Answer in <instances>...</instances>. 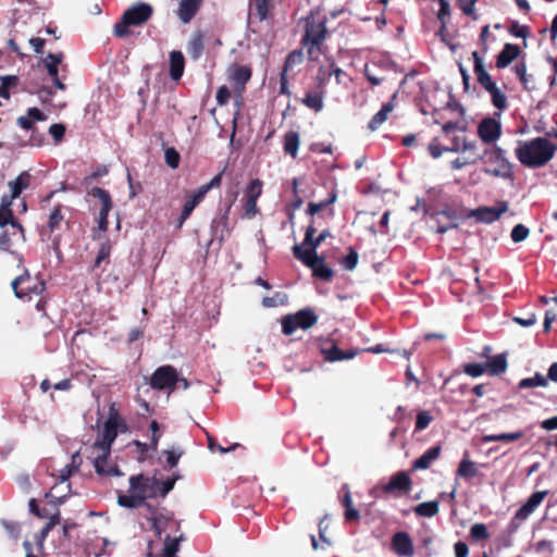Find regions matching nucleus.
Returning <instances> with one entry per match:
<instances>
[{
	"mask_svg": "<svg viewBox=\"0 0 557 557\" xmlns=\"http://www.w3.org/2000/svg\"><path fill=\"white\" fill-rule=\"evenodd\" d=\"M308 48V57L312 62H319V54L322 53L321 46L322 44H313L309 42V45H305Z\"/></svg>",
	"mask_w": 557,
	"mask_h": 557,
	"instance_id": "57",
	"label": "nucleus"
},
{
	"mask_svg": "<svg viewBox=\"0 0 557 557\" xmlns=\"http://www.w3.org/2000/svg\"><path fill=\"white\" fill-rule=\"evenodd\" d=\"M431 420H432V418L428 412H425V411L419 412L417 416L416 429L417 430L425 429L430 424Z\"/></svg>",
	"mask_w": 557,
	"mask_h": 557,
	"instance_id": "60",
	"label": "nucleus"
},
{
	"mask_svg": "<svg viewBox=\"0 0 557 557\" xmlns=\"http://www.w3.org/2000/svg\"><path fill=\"white\" fill-rule=\"evenodd\" d=\"M231 97V91L226 86H222L219 88L216 92V101L220 106H224L227 103L228 99Z\"/></svg>",
	"mask_w": 557,
	"mask_h": 557,
	"instance_id": "64",
	"label": "nucleus"
},
{
	"mask_svg": "<svg viewBox=\"0 0 557 557\" xmlns=\"http://www.w3.org/2000/svg\"><path fill=\"white\" fill-rule=\"evenodd\" d=\"M480 159H482L481 154L471 153L468 158H465V159L458 158L455 161H453L451 168L455 169V170H460L463 166H466L468 164H471V163H474V162H476Z\"/></svg>",
	"mask_w": 557,
	"mask_h": 557,
	"instance_id": "50",
	"label": "nucleus"
},
{
	"mask_svg": "<svg viewBox=\"0 0 557 557\" xmlns=\"http://www.w3.org/2000/svg\"><path fill=\"white\" fill-rule=\"evenodd\" d=\"M326 35L325 21H317L313 13L307 17L306 22V34L302 38L304 45L323 44Z\"/></svg>",
	"mask_w": 557,
	"mask_h": 557,
	"instance_id": "11",
	"label": "nucleus"
},
{
	"mask_svg": "<svg viewBox=\"0 0 557 557\" xmlns=\"http://www.w3.org/2000/svg\"><path fill=\"white\" fill-rule=\"evenodd\" d=\"M506 369H507V359L504 354L494 356L485 363V370L492 375L500 374V373L505 372Z\"/></svg>",
	"mask_w": 557,
	"mask_h": 557,
	"instance_id": "27",
	"label": "nucleus"
},
{
	"mask_svg": "<svg viewBox=\"0 0 557 557\" xmlns=\"http://www.w3.org/2000/svg\"><path fill=\"white\" fill-rule=\"evenodd\" d=\"M63 54L62 53H49L44 60L42 63L47 69L48 75L50 77H55L59 73L58 65L62 62Z\"/></svg>",
	"mask_w": 557,
	"mask_h": 557,
	"instance_id": "30",
	"label": "nucleus"
},
{
	"mask_svg": "<svg viewBox=\"0 0 557 557\" xmlns=\"http://www.w3.org/2000/svg\"><path fill=\"white\" fill-rule=\"evenodd\" d=\"M332 75V69L329 67L327 62L325 61V63H320L318 73L315 75V83L318 88L322 89Z\"/></svg>",
	"mask_w": 557,
	"mask_h": 557,
	"instance_id": "39",
	"label": "nucleus"
},
{
	"mask_svg": "<svg viewBox=\"0 0 557 557\" xmlns=\"http://www.w3.org/2000/svg\"><path fill=\"white\" fill-rule=\"evenodd\" d=\"M29 281H30V277L27 273L20 275L12 281L11 286H12L14 294L17 298L26 297V292L24 290V288H22V287L20 288V285L25 284L26 282H29Z\"/></svg>",
	"mask_w": 557,
	"mask_h": 557,
	"instance_id": "43",
	"label": "nucleus"
},
{
	"mask_svg": "<svg viewBox=\"0 0 557 557\" xmlns=\"http://www.w3.org/2000/svg\"><path fill=\"white\" fill-rule=\"evenodd\" d=\"M554 151L555 147L547 139L539 137L520 141L516 148V156L523 165L537 168L549 161Z\"/></svg>",
	"mask_w": 557,
	"mask_h": 557,
	"instance_id": "3",
	"label": "nucleus"
},
{
	"mask_svg": "<svg viewBox=\"0 0 557 557\" xmlns=\"http://www.w3.org/2000/svg\"><path fill=\"white\" fill-rule=\"evenodd\" d=\"M304 60V54L300 50H295L290 52L285 61V66L283 72L287 73L289 70L294 69L296 65H299Z\"/></svg>",
	"mask_w": 557,
	"mask_h": 557,
	"instance_id": "42",
	"label": "nucleus"
},
{
	"mask_svg": "<svg viewBox=\"0 0 557 557\" xmlns=\"http://www.w3.org/2000/svg\"><path fill=\"white\" fill-rule=\"evenodd\" d=\"M152 14L149 4L139 3L128 9L122 17V21L114 26L115 36L123 38L129 35L128 27L144 24Z\"/></svg>",
	"mask_w": 557,
	"mask_h": 557,
	"instance_id": "4",
	"label": "nucleus"
},
{
	"mask_svg": "<svg viewBox=\"0 0 557 557\" xmlns=\"http://www.w3.org/2000/svg\"><path fill=\"white\" fill-rule=\"evenodd\" d=\"M363 351L373 352V354L391 352V354H396L398 356H401L406 359L410 358V352H408L407 350L387 349V348L383 347V345H381V344L373 346V347L366 348Z\"/></svg>",
	"mask_w": 557,
	"mask_h": 557,
	"instance_id": "46",
	"label": "nucleus"
},
{
	"mask_svg": "<svg viewBox=\"0 0 557 557\" xmlns=\"http://www.w3.org/2000/svg\"><path fill=\"white\" fill-rule=\"evenodd\" d=\"M10 225L11 230L18 231L23 237V227L13 219L12 210L0 209V227Z\"/></svg>",
	"mask_w": 557,
	"mask_h": 557,
	"instance_id": "33",
	"label": "nucleus"
},
{
	"mask_svg": "<svg viewBox=\"0 0 557 557\" xmlns=\"http://www.w3.org/2000/svg\"><path fill=\"white\" fill-rule=\"evenodd\" d=\"M358 252L354 250L352 248H349L348 255L342 260V264L344 268L348 271H352L356 269L358 264Z\"/></svg>",
	"mask_w": 557,
	"mask_h": 557,
	"instance_id": "49",
	"label": "nucleus"
},
{
	"mask_svg": "<svg viewBox=\"0 0 557 557\" xmlns=\"http://www.w3.org/2000/svg\"><path fill=\"white\" fill-rule=\"evenodd\" d=\"M502 134V125L493 117L483 119L478 127V135L485 144L495 143Z\"/></svg>",
	"mask_w": 557,
	"mask_h": 557,
	"instance_id": "12",
	"label": "nucleus"
},
{
	"mask_svg": "<svg viewBox=\"0 0 557 557\" xmlns=\"http://www.w3.org/2000/svg\"><path fill=\"white\" fill-rule=\"evenodd\" d=\"M90 195L95 198H98L101 202V208L103 211H110L112 208V201L109 193L100 187H94L90 190Z\"/></svg>",
	"mask_w": 557,
	"mask_h": 557,
	"instance_id": "38",
	"label": "nucleus"
},
{
	"mask_svg": "<svg viewBox=\"0 0 557 557\" xmlns=\"http://www.w3.org/2000/svg\"><path fill=\"white\" fill-rule=\"evenodd\" d=\"M65 133V126L63 124H52L49 127V134L53 137V139L58 143L60 141Z\"/></svg>",
	"mask_w": 557,
	"mask_h": 557,
	"instance_id": "59",
	"label": "nucleus"
},
{
	"mask_svg": "<svg viewBox=\"0 0 557 557\" xmlns=\"http://www.w3.org/2000/svg\"><path fill=\"white\" fill-rule=\"evenodd\" d=\"M317 322L318 315L311 309H302L283 319V333L285 335H292L297 329L308 330Z\"/></svg>",
	"mask_w": 557,
	"mask_h": 557,
	"instance_id": "7",
	"label": "nucleus"
},
{
	"mask_svg": "<svg viewBox=\"0 0 557 557\" xmlns=\"http://www.w3.org/2000/svg\"><path fill=\"white\" fill-rule=\"evenodd\" d=\"M411 486V480L406 472H398L393 475L387 484L382 488L384 493L408 492Z\"/></svg>",
	"mask_w": 557,
	"mask_h": 557,
	"instance_id": "16",
	"label": "nucleus"
},
{
	"mask_svg": "<svg viewBox=\"0 0 557 557\" xmlns=\"http://www.w3.org/2000/svg\"><path fill=\"white\" fill-rule=\"evenodd\" d=\"M62 221L63 215L60 212V208L57 207L49 215L48 232L44 231L41 233L42 240L48 243V248L55 253L59 262L62 260V255L60 251L61 239L60 235L55 234V231L59 228Z\"/></svg>",
	"mask_w": 557,
	"mask_h": 557,
	"instance_id": "9",
	"label": "nucleus"
},
{
	"mask_svg": "<svg viewBox=\"0 0 557 557\" xmlns=\"http://www.w3.org/2000/svg\"><path fill=\"white\" fill-rule=\"evenodd\" d=\"M166 454V461L171 468H174L177 466L178 460L181 456L183 455V451L181 449H169L165 450Z\"/></svg>",
	"mask_w": 557,
	"mask_h": 557,
	"instance_id": "56",
	"label": "nucleus"
},
{
	"mask_svg": "<svg viewBox=\"0 0 557 557\" xmlns=\"http://www.w3.org/2000/svg\"><path fill=\"white\" fill-rule=\"evenodd\" d=\"M249 78L250 71L247 67H237L232 74V79L238 88H243Z\"/></svg>",
	"mask_w": 557,
	"mask_h": 557,
	"instance_id": "40",
	"label": "nucleus"
},
{
	"mask_svg": "<svg viewBox=\"0 0 557 557\" xmlns=\"http://www.w3.org/2000/svg\"><path fill=\"white\" fill-rule=\"evenodd\" d=\"M487 91L491 95L493 104L497 109L503 110L506 108V96L496 85Z\"/></svg>",
	"mask_w": 557,
	"mask_h": 557,
	"instance_id": "41",
	"label": "nucleus"
},
{
	"mask_svg": "<svg viewBox=\"0 0 557 557\" xmlns=\"http://www.w3.org/2000/svg\"><path fill=\"white\" fill-rule=\"evenodd\" d=\"M546 492H536L530 496L527 503L516 512L515 520H525L534 509L542 503Z\"/></svg>",
	"mask_w": 557,
	"mask_h": 557,
	"instance_id": "17",
	"label": "nucleus"
},
{
	"mask_svg": "<svg viewBox=\"0 0 557 557\" xmlns=\"http://www.w3.org/2000/svg\"><path fill=\"white\" fill-rule=\"evenodd\" d=\"M30 178L32 176L28 172H22L16 180L9 182L8 185L11 193H13V197H18L29 186Z\"/></svg>",
	"mask_w": 557,
	"mask_h": 557,
	"instance_id": "28",
	"label": "nucleus"
},
{
	"mask_svg": "<svg viewBox=\"0 0 557 557\" xmlns=\"http://www.w3.org/2000/svg\"><path fill=\"white\" fill-rule=\"evenodd\" d=\"M177 372L171 366L158 368L150 377V385L156 389H173L176 385Z\"/></svg>",
	"mask_w": 557,
	"mask_h": 557,
	"instance_id": "10",
	"label": "nucleus"
},
{
	"mask_svg": "<svg viewBox=\"0 0 557 557\" xmlns=\"http://www.w3.org/2000/svg\"><path fill=\"white\" fill-rule=\"evenodd\" d=\"M202 0H181L178 7V17L183 23H189L198 12Z\"/></svg>",
	"mask_w": 557,
	"mask_h": 557,
	"instance_id": "19",
	"label": "nucleus"
},
{
	"mask_svg": "<svg viewBox=\"0 0 557 557\" xmlns=\"http://www.w3.org/2000/svg\"><path fill=\"white\" fill-rule=\"evenodd\" d=\"M530 234V230L523 224H517L510 234V237L513 243H521L528 238Z\"/></svg>",
	"mask_w": 557,
	"mask_h": 557,
	"instance_id": "45",
	"label": "nucleus"
},
{
	"mask_svg": "<svg viewBox=\"0 0 557 557\" xmlns=\"http://www.w3.org/2000/svg\"><path fill=\"white\" fill-rule=\"evenodd\" d=\"M300 139L299 134L296 132H289L285 135L284 150L292 157H296L299 148Z\"/></svg>",
	"mask_w": 557,
	"mask_h": 557,
	"instance_id": "31",
	"label": "nucleus"
},
{
	"mask_svg": "<svg viewBox=\"0 0 557 557\" xmlns=\"http://www.w3.org/2000/svg\"><path fill=\"white\" fill-rule=\"evenodd\" d=\"M233 201L234 200H232L228 203L225 212L219 219H214L212 221V225H211L212 232L214 235L220 236V240L224 239V232L227 231V219H228V213L232 208Z\"/></svg>",
	"mask_w": 557,
	"mask_h": 557,
	"instance_id": "29",
	"label": "nucleus"
},
{
	"mask_svg": "<svg viewBox=\"0 0 557 557\" xmlns=\"http://www.w3.org/2000/svg\"><path fill=\"white\" fill-rule=\"evenodd\" d=\"M518 46L512 44H506L504 49L499 52L497 57V67L503 69L509 65L518 57Z\"/></svg>",
	"mask_w": 557,
	"mask_h": 557,
	"instance_id": "22",
	"label": "nucleus"
},
{
	"mask_svg": "<svg viewBox=\"0 0 557 557\" xmlns=\"http://www.w3.org/2000/svg\"><path fill=\"white\" fill-rule=\"evenodd\" d=\"M548 380L557 382V362L550 364L547 376L536 373L533 377L523 379L519 382L520 388H531L539 386H546Z\"/></svg>",
	"mask_w": 557,
	"mask_h": 557,
	"instance_id": "14",
	"label": "nucleus"
},
{
	"mask_svg": "<svg viewBox=\"0 0 557 557\" xmlns=\"http://www.w3.org/2000/svg\"><path fill=\"white\" fill-rule=\"evenodd\" d=\"M346 488V493L344 495L343 504L346 508L345 510V518L347 520H358L360 517V513L357 509L352 506V498L349 490L347 488V485L344 486Z\"/></svg>",
	"mask_w": 557,
	"mask_h": 557,
	"instance_id": "37",
	"label": "nucleus"
},
{
	"mask_svg": "<svg viewBox=\"0 0 557 557\" xmlns=\"http://www.w3.org/2000/svg\"><path fill=\"white\" fill-rule=\"evenodd\" d=\"M177 476L161 481L154 475L148 476L143 473L129 478V487L127 494L117 495V504L124 508H145L147 498L165 497L175 485Z\"/></svg>",
	"mask_w": 557,
	"mask_h": 557,
	"instance_id": "1",
	"label": "nucleus"
},
{
	"mask_svg": "<svg viewBox=\"0 0 557 557\" xmlns=\"http://www.w3.org/2000/svg\"><path fill=\"white\" fill-rule=\"evenodd\" d=\"M396 97L397 94H394L392 99L383 104L381 110L372 117L368 126L370 131H376L388 119V115L394 110V100Z\"/></svg>",
	"mask_w": 557,
	"mask_h": 557,
	"instance_id": "20",
	"label": "nucleus"
},
{
	"mask_svg": "<svg viewBox=\"0 0 557 557\" xmlns=\"http://www.w3.org/2000/svg\"><path fill=\"white\" fill-rule=\"evenodd\" d=\"M326 62L330 69H332V73L335 76L337 84H343V77L346 76L344 71L339 67H337L334 63V61L331 58H326Z\"/></svg>",
	"mask_w": 557,
	"mask_h": 557,
	"instance_id": "62",
	"label": "nucleus"
},
{
	"mask_svg": "<svg viewBox=\"0 0 557 557\" xmlns=\"http://www.w3.org/2000/svg\"><path fill=\"white\" fill-rule=\"evenodd\" d=\"M121 420L116 413L111 412L109 419L103 424L101 435L90 447L89 459L92 460L97 473L106 472L104 463L111 453V446L117 436V428Z\"/></svg>",
	"mask_w": 557,
	"mask_h": 557,
	"instance_id": "2",
	"label": "nucleus"
},
{
	"mask_svg": "<svg viewBox=\"0 0 557 557\" xmlns=\"http://www.w3.org/2000/svg\"><path fill=\"white\" fill-rule=\"evenodd\" d=\"M304 103L315 111L323 109V91L320 89L317 92H308L304 99Z\"/></svg>",
	"mask_w": 557,
	"mask_h": 557,
	"instance_id": "35",
	"label": "nucleus"
},
{
	"mask_svg": "<svg viewBox=\"0 0 557 557\" xmlns=\"http://www.w3.org/2000/svg\"><path fill=\"white\" fill-rule=\"evenodd\" d=\"M440 3V10L437 13V18L440 22H445V18L450 14V5L448 0H437Z\"/></svg>",
	"mask_w": 557,
	"mask_h": 557,
	"instance_id": "61",
	"label": "nucleus"
},
{
	"mask_svg": "<svg viewBox=\"0 0 557 557\" xmlns=\"http://www.w3.org/2000/svg\"><path fill=\"white\" fill-rule=\"evenodd\" d=\"M293 252L298 260L312 269L315 276L323 280H330L332 277V269L324 263L322 258L318 255H313V249H302L301 246L295 245Z\"/></svg>",
	"mask_w": 557,
	"mask_h": 557,
	"instance_id": "5",
	"label": "nucleus"
},
{
	"mask_svg": "<svg viewBox=\"0 0 557 557\" xmlns=\"http://www.w3.org/2000/svg\"><path fill=\"white\" fill-rule=\"evenodd\" d=\"M165 162L171 169H176L180 163V154L174 148H168L164 153Z\"/></svg>",
	"mask_w": 557,
	"mask_h": 557,
	"instance_id": "52",
	"label": "nucleus"
},
{
	"mask_svg": "<svg viewBox=\"0 0 557 557\" xmlns=\"http://www.w3.org/2000/svg\"><path fill=\"white\" fill-rule=\"evenodd\" d=\"M238 446H239V444L235 443L232 446L224 448L223 446L219 445L213 437L208 436V448L211 451H214L216 449L221 454H225V453L234 451Z\"/></svg>",
	"mask_w": 557,
	"mask_h": 557,
	"instance_id": "54",
	"label": "nucleus"
},
{
	"mask_svg": "<svg viewBox=\"0 0 557 557\" xmlns=\"http://www.w3.org/2000/svg\"><path fill=\"white\" fill-rule=\"evenodd\" d=\"M287 295L284 293H275L272 297H264L262 305L267 308H273L280 305H284L287 301Z\"/></svg>",
	"mask_w": 557,
	"mask_h": 557,
	"instance_id": "44",
	"label": "nucleus"
},
{
	"mask_svg": "<svg viewBox=\"0 0 557 557\" xmlns=\"http://www.w3.org/2000/svg\"><path fill=\"white\" fill-rule=\"evenodd\" d=\"M202 51L203 35L200 32H195L187 44V52L193 60H198Z\"/></svg>",
	"mask_w": 557,
	"mask_h": 557,
	"instance_id": "25",
	"label": "nucleus"
},
{
	"mask_svg": "<svg viewBox=\"0 0 557 557\" xmlns=\"http://www.w3.org/2000/svg\"><path fill=\"white\" fill-rule=\"evenodd\" d=\"M360 351L357 349H350L347 351L341 350L336 345H332L330 349H323V354L329 361H341L348 360L356 357Z\"/></svg>",
	"mask_w": 557,
	"mask_h": 557,
	"instance_id": "23",
	"label": "nucleus"
},
{
	"mask_svg": "<svg viewBox=\"0 0 557 557\" xmlns=\"http://www.w3.org/2000/svg\"><path fill=\"white\" fill-rule=\"evenodd\" d=\"M440 510L438 502H425L421 503L414 508V512L421 517H434Z\"/></svg>",
	"mask_w": 557,
	"mask_h": 557,
	"instance_id": "32",
	"label": "nucleus"
},
{
	"mask_svg": "<svg viewBox=\"0 0 557 557\" xmlns=\"http://www.w3.org/2000/svg\"><path fill=\"white\" fill-rule=\"evenodd\" d=\"M463 371L466 374H468L472 377H478V376L482 375L483 372L486 370H485V364L468 363L465 366Z\"/></svg>",
	"mask_w": 557,
	"mask_h": 557,
	"instance_id": "53",
	"label": "nucleus"
},
{
	"mask_svg": "<svg viewBox=\"0 0 557 557\" xmlns=\"http://www.w3.org/2000/svg\"><path fill=\"white\" fill-rule=\"evenodd\" d=\"M472 58L474 60V74L476 75L478 82L484 87V89L490 90L496 84L492 81L491 75L486 72L483 60L480 58L476 51L472 52Z\"/></svg>",
	"mask_w": 557,
	"mask_h": 557,
	"instance_id": "18",
	"label": "nucleus"
},
{
	"mask_svg": "<svg viewBox=\"0 0 557 557\" xmlns=\"http://www.w3.org/2000/svg\"><path fill=\"white\" fill-rule=\"evenodd\" d=\"M471 536L474 540H484L488 536V532L486 527L483 523H475L471 527L470 530Z\"/></svg>",
	"mask_w": 557,
	"mask_h": 557,
	"instance_id": "55",
	"label": "nucleus"
},
{
	"mask_svg": "<svg viewBox=\"0 0 557 557\" xmlns=\"http://www.w3.org/2000/svg\"><path fill=\"white\" fill-rule=\"evenodd\" d=\"M17 234H20V233L16 230H12V232L10 230H5L0 235V250L8 251L11 246L12 237L16 236Z\"/></svg>",
	"mask_w": 557,
	"mask_h": 557,
	"instance_id": "51",
	"label": "nucleus"
},
{
	"mask_svg": "<svg viewBox=\"0 0 557 557\" xmlns=\"http://www.w3.org/2000/svg\"><path fill=\"white\" fill-rule=\"evenodd\" d=\"M523 436V433L512 432V433H502V434H495V435H484L482 437V441L485 443L490 442H513L517 440H520Z\"/></svg>",
	"mask_w": 557,
	"mask_h": 557,
	"instance_id": "36",
	"label": "nucleus"
},
{
	"mask_svg": "<svg viewBox=\"0 0 557 557\" xmlns=\"http://www.w3.org/2000/svg\"><path fill=\"white\" fill-rule=\"evenodd\" d=\"M330 236L329 231H323L317 238H312V243H309V245L305 249H313V255H317V248Z\"/></svg>",
	"mask_w": 557,
	"mask_h": 557,
	"instance_id": "58",
	"label": "nucleus"
},
{
	"mask_svg": "<svg viewBox=\"0 0 557 557\" xmlns=\"http://www.w3.org/2000/svg\"><path fill=\"white\" fill-rule=\"evenodd\" d=\"M441 453V448L438 446H434L428 449L421 457H419L414 463L413 469L425 470L428 469L433 461H435Z\"/></svg>",
	"mask_w": 557,
	"mask_h": 557,
	"instance_id": "24",
	"label": "nucleus"
},
{
	"mask_svg": "<svg viewBox=\"0 0 557 557\" xmlns=\"http://www.w3.org/2000/svg\"><path fill=\"white\" fill-rule=\"evenodd\" d=\"M508 210L507 202H499L497 207H481L471 212L478 221L484 223H492L500 218L503 213Z\"/></svg>",
	"mask_w": 557,
	"mask_h": 557,
	"instance_id": "13",
	"label": "nucleus"
},
{
	"mask_svg": "<svg viewBox=\"0 0 557 557\" xmlns=\"http://www.w3.org/2000/svg\"><path fill=\"white\" fill-rule=\"evenodd\" d=\"M184 71V57L181 51H172L170 54V74L175 81L180 79Z\"/></svg>",
	"mask_w": 557,
	"mask_h": 557,
	"instance_id": "26",
	"label": "nucleus"
},
{
	"mask_svg": "<svg viewBox=\"0 0 557 557\" xmlns=\"http://www.w3.org/2000/svg\"><path fill=\"white\" fill-rule=\"evenodd\" d=\"M145 509L147 511L146 519L150 521L156 535L161 539L163 532L174 523V513L165 507H154L151 504H146Z\"/></svg>",
	"mask_w": 557,
	"mask_h": 557,
	"instance_id": "6",
	"label": "nucleus"
},
{
	"mask_svg": "<svg viewBox=\"0 0 557 557\" xmlns=\"http://www.w3.org/2000/svg\"><path fill=\"white\" fill-rule=\"evenodd\" d=\"M206 194L198 188L193 195H190L183 207L178 226L181 227L185 220L190 215L196 206L205 198Z\"/></svg>",
	"mask_w": 557,
	"mask_h": 557,
	"instance_id": "21",
	"label": "nucleus"
},
{
	"mask_svg": "<svg viewBox=\"0 0 557 557\" xmlns=\"http://www.w3.org/2000/svg\"><path fill=\"white\" fill-rule=\"evenodd\" d=\"M272 0H252V5L257 11L258 17L262 21L267 18Z\"/></svg>",
	"mask_w": 557,
	"mask_h": 557,
	"instance_id": "47",
	"label": "nucleus"
},
{
	"mask_svg": "<svg viewBox=\"0 0 557 557\" xmlns=\"http://www.w3.org/2000/svg\"><path fill=\"white\" fill-rule=\"evenodd\" d=\"M262 190V182L260 180H253L247 187L246 196L248 199L258 200Z\"/></svg>",
	"mask_w": 557,
	"mask_h": 557,
	"instance_id": "48",
	"label": "nucleus"
},
{
	"mask_svg": "<svg viewBox=\"0 0 557 557\" xmlns=\"http://www.w3.org/2000/svg\"><path fill=\"white\" fill-rule=\"evenodd\" d=\"M483 157H485V162L488 164L484 170L485 173L497 177L510 176V164L506 160L503 149L494 147L491 150H486Z\"/></svg>",
	"mask_w": 557,
	"mask_h": 557,
	"instance_id": "8",
	"label": "nucleus"
},
{
	"mask_svg": "<svg viewBox=\"0 0 557 557\" xmlns=\"http://www.w3.org/2000/svg\"><path fill=\"white\" fill-rule=\"evenodd\" d=\"M478 468L473 461L463 458L458 468V475L465 479H472L478 475Z\"/></svg>",
	"mask_w": 557,
	"mask_h": 557,
	"instance_id": "34",
	"label": "nucleus"
},
{
	"mask_svg": "<svg viewBox=\"0 0 557 557\" xmlns=\"http://www.w3.org/2000/svg\"><path fill=\"white\" fill-rule=\"evenodd\" d=\"M513 321L523 327H529L535 324L536 315L535 313H529L525 318L516 317Z\"/></svg>",
	"mask_w": 557,
	"mask_h": 557,
	"instance_id": "63",
	"label": "nucleus"
},
{
	"mask_svg": "<svg viewBox=\"0 0 557 557\" xmlns=\"http://www.w3.org/2000/svg\"><path fill=\"white\" fill-rule=\"evenodd\" d=\"M392 546L400 557H412L414 554L410 536L406 532H398L393 536Z\"/></svg>",
	"mask_w": 557,
	"mask_h": 557,
	"instance_id": "15",
	"label": "nucleus"
}]
</instances>
